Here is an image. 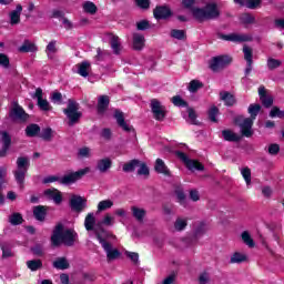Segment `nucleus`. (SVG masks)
I'll use <instances>...</instances> for the list:
<instances>
[{
  "instance_id": "nucleus-28",
  "label": "nucleus",
  "mask_w": 284,
  "mask_h": 284,
  "mask_svg": "<svg viewBox=\"0 0 284 284\" xmlns=\"http://www.w3.org/2000/svg\"><path fill=\"white\" fill-rule=\"evenodd\" d=\"M0 250L2 252V258L14 257V252H12V245L8 242H0Z\"/></svg>"
},
{
  "instance_id": "nucleus-16",
  "label": "nucleus",
  "mask_w": 284,
  "mask_h": 284,
  "mask_svg": "<svg viewBox=\"0 0 284 284\" xmlns=\"http://www.w3.org/2000/svg\"><path fill=\"white\" fill-rule=\"evenodd\" d=\"M109 108H110V95H100L98 98L97 114H99L100 116H103V114L108 112Z\"/></svg>"
},
{
  "instance_id": "nucleus-24",
  "label": "nucleus",
  "mask_w": 284,
  "mask_h": 284,
  "mask_svg": "<svg viewBox=\"0 0 284 284\" xmlns=\"http://www.w3.org/2000/svg\"><path fill=\"white\" fill-rule=\"evenodd\" d=\"M21 12H23V7L21 4H17L16 10L10 13V24L17 26L21 23Z\"/></svg>"
},
{
  "instance_id": "nucleus-51",
  "label": "nucleus",
  "mask_w": 284,
  "mask_h": 284,
  "mask_svg": "<svg viewBox=\"0 0 284 284\" xmlns=\"http://www.w3.org/2000/svg\"><path fill=\"white\" fill-rule=\"evenodd\" d=\"M173 105H175L176 108H187L190 104L187 103V101L183 100V98H181V95H174L171 99Z\"/></svg>"
},
{
  "instance_id": "nucleus-32",
  "label": "nucleus",
  "mask_w": 284,
  "mask_h": 284,
  "mask_svg": "<svg viewBox=\"0 0 284 284\" xmlns=\"http://www.w3.org/2000/svg\"><path fill=\"white\" fill-rule=\"evenodd\" d=\"M142 48H145V37L140 33L133 34V50L140 51Z\"/></svg>"
},
{
  "instance_id": "nucleus-34",
  "label": "nucleus",
  "mask_w": 284,
  "mask_h": 284,
  "mask_svg": "<svg viewBox=\"0 0 284 284\" xmlns=\"http://www.w3.org/2000/svg\"><path fill=\"white\" fill-rule=\"evenodd\" d=\"M191 172H194L196 170L197 172H203L205 170V165L201 163L199 160H190L189 163H186V166Z\"/></svg>"
},
{
  "instance_id": "nucleus-44",
  "label": "nucleus",
  "mask_w": 284,
  "mask_h": 284,
  "mask_svg": "<svg viewBox=\"0 0 284 284\" xmlns=\"http://www.w3.org/2000/svg\"><path fill=\"white\" fill-rule=\"evenodd\" d=\"M19 52H37V45L29 40H24L23 44L19 48Z\"/></svg>"
},
{
  "instance_id": "nucleus-31",
  "label": "nucleus",
  "mask_w": 284,
  "mask_h": 284,
  "mask_svg": "<svg viewBox=\"0 0 284 284\" xmlns=\"http://www.w3.org/2000/svg\"><path fill=\"white\" fill-rule=\"evenodd\" d=\"M131 212H132L133 219H135L139 223H143V220L145 219V214H148L145 209H140L138 206H132Z\"/></svg>"
},
{
  "instance_id": "nucleus-57",
  "label": "nucleus",
  "mask_w": 284,
  "mask_h": 284,
  "mask_svg": "<svg viewBox=\"0 0 284 284\" xmlns=\"http://www.w3.org/2000/svg\"><path fill=\"white\" fill-rule=\"evenodd\" d=\"M174 227L178 232H183V230H185V227H187V220L178 217L175 220Z\"/></svg>"
},
{
  "instance_id": "nucleus-48",
  "label": "nucleus",
  "mask_w": 284,
  "mask_h": 284,
  "mask_svg": "<svg viewBox=\"0 0 284 284\" xmlns=\"http://www.w3.org/2000/svg\"><path fill=\"white\" fill-rule=\"evenodd\" d=\"M271 119H284V110L278 106H273L268 113Z\"/></svg>"
},
{
  "instance_id": "nucleus-47",
  "label": "nucleus",
  "mask_w": 284,
  "mask_h": 284,
  "mask_svg": "<svg viewBox=\"0 0 284 284\" xmlns=\"http://www.w3.org/2000/svg\"><path fill=\"white\" fill-rule=\"evenodd\" d=\"M267 69L268 70H276L283 65V61L274 58H268L266 62Z\"/></svg>"
},
{
  "instance_id": "nucleus-35",
  "label": "nucleus",
  "mask_w": 284,
  "mask_h": 284,
  "mask_svg": "<svg viewBox=\"0 0 284 284\" xmlns=\"http://www.w3.org/2000/svg\"><path fill=\"white\" fill-rule=\"evenodd\" d=\"M139 165H141V161L134 159V160H131V161L124 163L122 166V170H123V172H126V173L134 172L136 170V168H139Z\"/></svg>"
},
{
  "instance_id": "nucleus-7",
  "label": "nucleus",
  "mask_w": 284,
  "mask_h": 284,
  "mask_svg": "<svg viewBox=\"0 0 284 284\" xmlns=\"http://www.w3.org/2000/svg\"><path fill=\"white\" fill-rule=\"evenodd\" d=\"M150 108L155 121H165L168 110L165 109V105L161 104V101L152 99Z\"/></svg>"
},
{
  "instance_id": "nucleus-42",
  "label": "nucleus",
  "mask_w": 284,
  "mask_h": 284,
  "mask_svg": "<svg viewBox=\"0 0 284 284\" xmlns=\"http://www.w3.org/2000/svg\"><path fill=\"white\" fill-rule=\"evenodd\" d=\"M220 112L219 106L212 105L207 111L209 121H211V123H219L216 116H219Z\"/></svg>"
},
{
  "instance_id": "nucleus-1",
  "label": "nucleus",
  "mask_w": 284,
  "mask_h": 284,
  "mask_svg": "<svg viewBox=\"0 0 284 284\" xmlns=\"http://www.w3.org/2000/svg\"><path fill=\"white\" fill-rule=\"evenodd\" d=\"M192 16L195 21L203 23L204 21H212L221 17L219 4L216 2H209L203 8L194 7L191 9Z\"/></svg>"
},
{
  "instance_id": "nucleus-43",
  "label": "nucleus",
  "mask_w": 284,
  "mask_h": 284,
  "mask_svg": "<svg viewBox=\"0 0 284 284\" xmlns=\"http://www.w3.org/2000/svg\"><path fill=\"white\" fill-rule=\"evenodd\" d=\"M88 70H90L89 62L84 61L78 64V74H80V77H83L84 79L90 77V72H88Z\"/></svg>"
},
{
  "instance_id": "nucleus-41",
  "label": "nucleus",
  "mask_w": 284,
  "mask_h": 284,
  "mask_svg": "<svg viewBox=\"0 0 284 284\" xmlns=\"http://www.w3.org/2000/svg\"><path fill=\"white\" fill-rule=\"evenodd\" d=\"M27 267L31 272H38V270H41L43 267V261L41 260H29L27 261Z\"/></svg>"
},
{
  "instance_id": "nucleus-5",
  "label": "nucleus",
  "mask_w": 284,
  "mask_h": 284,
  "mask_svg": "<svg viewBox=\"0 0 284 284\" xmlns=\"http://www.w3.org/2000/svg\"><path fill=\"white\" fill-rule=\"evenodd\" d=\"M63 113L69 119V125L79 123L83 116V113L79 111V103L72 99H69L67 108L63 109Z\"/></svg>"
},
{
  "instance_id": "nucleus-55",
  "label": "nucleus",
  "mask_w": 284,
  "mask_h": 284,
  "mask_svg": "<svg viewBox=\"0 0 284 284\" xmlns=\"http://www.w3.org/2000/svg\"><path fill=\"white\" fill-rule=\"evenodd\" d=\"M241 174H242L246 185H250L252 183V170L248 166L243 168L241 171Z\"/></svg>"
},
{
  "instance_id": "nucleus-53",
  "label": "nucleus",
  "mask_w": 284,
  "mask_h": 284,
  "mask_svg": "<svg viewBox=\"0 0 284 284\" xmlns=\"http://www.w3.org/2000/svg\"><path fill=\"white\" fill-rule=\"evenodd\" d=\"M112 205H114V202H112V200L100 201L98 204V212H105V210H110Z\"/></svg>"
},
{
  "instance_id": "nucleus-63",
  "label": "nucleus",
  "mask_w": 284,
  "mask_h": 284,
  "mask_svg": "<svg viewBox=\"0 0 284 284\" xmlns=\"http://www.w3.org/2000/svg\"><path fill=\"white\" fill-rule=\"evenodd\" d=\"M175 196L180 205H183L185 203V192H183L182 189L175 190Z\"/></svg>"
},
{
  "instance_id": "nucleus-54",
  "label": "nucleus",
  "mask_w": 284,
  "mask_h": 284,
  "mask_svg": "<svg viewBox=\"0 0 284 284\" xmlns=\"http://www.w3.org/2000/svg\"><path fill=\"white\" fill-rule=\"evenodd\" d=\"M138 175L139 176H150V168H148V164L145 162H141L138 166Z\"/></svg>"
},
{
  "instance_id": "nucleus-2",
  "label": "nucleus",
  "mask_w": 284,
  "mask_h": 284,
  "mask_svg": "<svg viewBox=\"0 0 284 284\" xmlns=\"http://www.w3.org/2000/svg\"><path fill=\"white\" fill-rule=\"evenodd\" d=\"M89 172H90V168H84L79 171L65 174L62 178H59L57 175H49L42 180V183L44 185H48V183H55V181H59L61 185H72V183H77V181H81V179L84 178L85 174H89Z\"/></svg>"
},
{
  "instance_id": "nucleus-9",
  "label": "nucleus",
  "mask_w": 284,
  "mask_h": 284,
  "mask_svg": "<svg viewBox=\"0 0 284 284\" xmlns=\"http://www.w3.org/2000/svg\"><path fill=\"white\" fill-rule=\"evenodd\" d=\"M174 13L169 6H156L153 9V17L156 21H168Z\"/></svg>"
},
{
  "instance_id": "nucleus-59",
  "label": "nucleus",
  "mask_w": 284,
  "mask_h": 284,
  "mask_svg": "<svg viewBox=\"0 0 284 284\" xmlns=\"http://www.w3.org/2000/svg\"><path fill=\"white\" fill-rule=\"evenodd\" d=\"M0 65L6 70L10 68V58L6 53H0Z\"/></svg>"
},
{
  "instance_id": "nucleus-62",
  "label": "nucleus",
  "mask_w": 284,
  "mask_h": 284,
  "mask_svg": "<svg viewBox=\"0 0 284 284\" xmlns=\"http://www.w3.org/2000/svg\"><path fill=\"white\" fill-rule=\"evenodd\" d=\"M175 156H178L184 165H187L190 163V158L185 154L183 151H175Z\"/></svg>"
},
{
  "instance_id": "nucleus-22",
  "label": "nucleus",
  "mask_w": 284,
  "mask_h": 284,
  "mask_svg": "<svg viewBox=\"0 0 284 284\" xmlns=\"http://www.w3.org/2000/svg\"><path fill=\"white\" fill-rule=\"evenodd\" d=\"M220 99L224 102V105H226V108H232L236 105V98L234 97V94L230 93V91H221Z\"/></svg>"
},
{
  "instance_id": "nucleus-36",
  "label": "nucleus",
  "mask_w": 284,
  "mask_h": 284,
  "mask_svg": "<svg viewBox=\"0 0 284 284\" xmlns=\"http://www.w3.org/2000/svg\"><path fill=\"white\" fill-rule=\"evenodd\" d=\"M53 267L55 270H69L70 268V262H68V258H65V257H58L53 262Z\"/></svg>"
},
{
  "instance_id": "nucleus-18",
  "label": "nucleus",
  "mask_w": 284,
  "mask_h": 284,
  "mask_svg": "<svg viewBox=\"0 0 284 284\" xmlns=\"http://www.w3.org/2000/svg\"><path fill=\"white\" fill-rule=\"evenodd\" d=\"M154 171L156 174H163V176H172V171H170V168H168V164L161 158L155 160Z\"/></svg>"
},
{
  "instance_id": "nucleus-30",
  "label": "nucleus",
  "mask_w": 284,
  "mask_h": 284,
  "mask_svg": "<svg viewBox=\"0 0 284 284\" xmlns=\"http://www.w3.org/2000/svg\"><path fill=\"white\" fill-rule=\"evenodd\" d=\"M97 225V217H94V213H88L84 219V227L87 232H92Z\"/></svg>"
},
{
  "instance_id": "nucleus-17",
  "label": "nucleus",
  "mask_w": 284,
  "mask_h": 284,
  "mask_svg": "<svg viewBox=\"0 0 284 284\" xmlns=\"http://www.w3.org/2000/svg\"><path fill=\"white\" fill-rule=\"evenodd\" d=\"M63 234H65L63 225L61 223L57 224L51 235V245H53V247H59V245H61Z\"/></svg>"
},
{
  "instance_id": "nucleus-11",
  "label": "nucleus",
  "mask_w": 284,
  "mask_h": 284,
  "mask_svg": "<svg viewBox=\"0 0 284 284\" xmlns=\"http://www.w3.org/2000/svg\"><path fill=\"white\" fill-rule=\"evenodd\" d=\"M70 207L73 212H83L88 207V200L81 195H72L70 199Z\"/></svg>"
},
{
  "instance_id": "nucleus-49",
  "label": "nucleus",
  "mask_w": 284,
  "mask_h": 284,
  "mask_svg": "<svg viewBox=\"0 0 284 284\" xmlns=\"http://www.w3.org/2000/svg\"><path fill=\"white\" fill-rule=\"evenodd\" d=\"M245 261H247V255H245L243 253L235 252L231 256L230 263H232V264H234V263H245Z\"/></svg>"
},
{
  "instance_id": "nucleus-25",
  "label": "nucleus",
  "mask_w": 284,
  "mask_h": 284,
  "mask_svg": "<svg viewBox=\"0 0 284 284\" xmlns=\"http://www.w3.org/2000/svg\"><path fill=\"white\" fill-rule=\"evenodd\" d=\"M110 168H112V160L110 158L101 159L97 163V170H99L101 174H105Z\"/></svg>"
},
{
  "instance_id": "nucleus-52",
  "label": "nucleus",
  "mask_w": 284,
  "mask_h": 284,
  "mask_svg": "<svg viewBox=\"0 0 284 284\" xmlns=\"http://www.w3.org/2000/svg\"><path fill=\"white\" fill-rule=\"evenodd\" d=\"M42 141H52V128L42 129L41 133L38 135Z\"/></svg>"
},
{
  "instance_id": "nucleus-60",
  "label": "nucleus",
  "mask_w": 284,
  "mask_h": 284,
  "mask_svg": "<svg viewBox=\"0 0 284 284\" xmlns=\"http://www.w3.org/2000/svg\"><path fill=\"white\" fill-rule=\"evenodd\" d=\"M100 136L104 139V141H111L112 140V129L104 128L102 129Z\"/></svg>"
},
{
  "instance_id": "nucleus-56",
  "label": "nucleus",
  "mask_w": 284,
  "mask_h": 284,
  "mask_svg": "<svg viewBox=\"0 0 284 284\" xmlns=\"http://www.w3.org/2000/svg\"><path fill=\"white\" fill-rule=\"evenodd\" d=\"M242 241L245 243V245H248L250 247H254L256 244L254 243V240L252 239V235H250V232L244 231L242 233Z\"/></svg>"
},
{
  "instance_id": "nucleus-58",
  "label": "nucleus",
  "mask_w": 284,
  "mask_h": 284,
  "mask_svg": "<svg viewBox=\"0 0 284 284\" xmlns=\"http://www.w3.org/2000/svg\"><path fill=\"white\" fill-rule=\"evenodd\" d=\"M262 3L263 0H246L245 7L248 8V10H256Z\"/></svg>"
},
{
  "instance_id": "nucleus-21",
  "label": "nucleus",
  "mask_w": 284,
  "mask_h": 284,
  "mask_svg": "<svg viewBox=\"0 0 284 284\" xmlns=\"http://www.w3.org/2000/svg\"><path fill=\"white\" fill-rule=\"evenodd\" d=\"M33 216L36 221L43 223L45 221V216H48V206L45 205H38L33 207Z\"/></svg>"
},
{
  "instance_id": "nucleus-39",
  "label": "nucleus",
  "mask_w": 284,
  "mask_h": 284,
  "mask_svg": "<svg viewBox=\"0 0 284 284\" xmlns=\"http://www.w3.org/2000/svg\"><path fill=\"white\" fill-rule=\"evenodd\" d=\"M256 18L252 16V13H241L240 14V22L242 26H252V23H255Z\"/></svg>"
},
{
  "instance_id": "nucleus-13",
  "label": "nucleus",
  "mask_w": 284,
  "mask_h": 284,
  "mask_svg": "<svg viewBox=\"0 0 284 284\" xmlns=\"http://www.w3.org/2000/svg\"><path fill=\"white\" fill-rule=\"evenodd\" d=\"M113 116L119 128H121L124 132H134V126L129 125L128 122H125V115L123 114V111L115 109Z\"/></svg>"
},
{
  "instance_id": "nucleus-29",
  "label": "nucleus",
  "mask_w": 284,
  "mask_h": 284,
  "mask_svg": "<svg viewBox=\"0 0 284 284\" xmlns=\"http://www.w3.org/2000/svg\"><path fill=\"white\" fill-rule=\"evenodd\" d=\"M222 136L224 141H229L230 143H239L241 141V135L234 133L232 130H223Z\"/></svg>"
},
{
  "instance_id": "nucleus-46",
  "label": "nucleus",
  "mask_w": 284,
  "mask_h": 284,
  "mask_svg": "<svg viewBox=\"0 0 284 284\" xmlns=\"http://www.w3.org/2000/svg\"><path fill=\"white\" fill-rule=\"evenodd\" d=\"M203 87H204L203 82L199 80H191V82L189 83L187 90L189 92H192L194 94L195 92H199V90H201V88Z\"/></svg>"
},
{
  "instance_id": "nucleus-8",
  "label": "nucleus",
  "mask_w": 284,
  "mask_h": 284,
  "mask_svg": "<svg viewBox=\"0 0 284 284\" xmlns=\"http://www.w3.org/2000/svg\"><path fill=\"white\" fill-rule=\"evenodd\" d=\"M217 38L222 41H231L232 43H245L247 41H252V36L239 33H217Z\"/></svg>"
},
{
  "instance_id": "nucleus-15",
  "label": "nucleus",
  "mask_w": 284,
  "mask_h": 284,
  "mask_svg": "<svg viewBox=\"0 0 284 284\" xmlns=\"http://www.w3.org/2000/svg\"><path fill=\"white\" fill-rule=\"evenodd\" d=\"M258 97H260V101L264 108H272V105H274V98H272V95L267 94V89H265V85H260Z\"/></svg>"
},
{
  "instance_id": "nucleus-6",
  "label": "nucleus",
  "mask_w": 284,
  "mask_h": 284,
  "mask_svg": "<svg viewBox=\"0 0 284 284\" xmlns=\"http://www.w3.org/2000/svg\"><path fill=\"white\" fill-rule=\"evenodd\" d=\"M9 119H12V121L18 119L19 121L26 122L28 119H30V115L18 101H13L9 110Z\"/></svg>"
},
{
  "instance_id": "nucleus-27",
  "label": "nucleus",
  "mask_w": 284,
  "mask_h": 284,
  "mask_svg": "<svg viewBox=\"0 0 284 284\" xmlns=\"http://www.w3.org/2000/svg\"><path fill=\"white\" fill-rule=\"evenodd\" d=\"M24 132L27 136L34 139V136H39V134H41V126H39V124L31 123L27 125Z\"/></svg>"
},
{
  "instance_id": "nucleus-3",
  "label": "nucleus",
  "mask_w": 284,
  "mask_h": 284,
  "mask_svg": "<svg viewBox=\"0 0 284 284\" xmlns=\"http://www.w3.org/2000/svg\"><path fill=\"white\" fill-rule=\"evenodd\" d=\"M17 170L13 171V176L19 187L23 190L26 187V175L30 170V160L27 156H19L16 162Z\"/></svg>"
},
{
  "instance_id": "nucleus-23",
  "label": "nucleus",
  "mask_w": 284,
  "mask_h": 284,
  "mask_svg": "<svg viewBox=\"0 0 284 284\" xmlns=\"http://www.w3.org/2000/svg\"><path fill=\"white\" fill-rule=\"evenodd\" d=\"M44 196H49V199H52L57 205H60V203L63 202V194H61V191L57 189H47L44 191Z\"/></svg>"
},
{
  "instance_id": "nucleus-50",
  "label": "nucleus",
  "mask_w": 284,
  "mask_h": 284,
  "mask_svg": "<svg viewBox=\"0 0 284 284\" xmlns=\"http://www.w3.org/2000/svg\"><path fill=\"white\" fill-rule=\"evenodd\" d=\"M258 112H261V104H250L248 106V114L251 115L252 121L256 120L258 116Z\"/></svg>"
},
{
  "instance_id": "nucleus-4",
  "label": "nucleus",
  "mask_w": 284,
  "mask_h": 284,
  "mask_svg": "<svg viewBox=\"0 0 284 284\" xmlns=\"http://www.w3.org/2000/svg\"><path fill=\"white\" fill-rule=\"evenodd\" d=\"M232 61L234 59L229 54L216 55L209 61V68L212 72H221L225 68H229V65H232Z\"/></svg>"
},
{
  "instance_id": "nucleus-45",
  "label": "nucleus",
  "mask_w": 284,
  "mask_h": 284,
  "mask_svg": "<svg viewBox=\"0 0 284 284\" xmlns=\"http://www.w3.org/2000/svg\"><path fill=\"white\" fill-rule=\"evenodd\" d=\"M83 11L87 12V14H97V11L99 10L97 8V4L92 1H85L82 6Z\"/></svg>"
},
{
  "instance_id": "nucleus-26",
  "label": "nucleus",
  "mask_w": 284,
  "mask_h": 284,
  "mask_svg": "<svg viewBox=\"0 0 284 284\" xmlns=\"http://www.w3.org/2000/svg\"><path fill=\"white\" fill-rule=\"evenodd\" d=\"M92 232H94L95 239L99 241V243H101V241H105L103 234L106 235L108 231L105 230V227H103L102 222L95 223L94 230H92Z\"/></svg>"
},
{
  "instance_id": "nucleus-19",
  "label": "nucleus",
  "mask_w": 284,
  "mask_h": 284,
  "mask_svg": "<svg viewBox=\"0 0 284 284\" xmlns=\"http://www.w3.org/2000/svg\"><path fill=\"white\" fill-rule=\"evenodd\" d=\"M77 232H73L70 229L65 230L62 239H60V245L61 243H63L64 245H67V247H72V245H74V242L77 241Z\"/></svg>"
},
{
  "instance_id": "nucleus-12",
  "label": "nucleus",
  "mask_w": 284,
  "mask_h": 284,
  "mask_svg": "<svg viewBox=\"0 0 284 284\" xmlns=\"http://www.w3.org/2000/svg\"><path fill=\"white\" fill-rule=\"evenodd\" d=\"M32 99L38 100V108L40 110H42V112H50V110H52L50 102H48L45 99H43V89L42 88L36 89V92L32 95Z\"/></svg>"
},
{
  "instance_id": "nucleus-40",
  "label": "nucleus",
  "mask_w": 284,
  "mask_h": 284,
  "mask_svg": "<svg viewBox=\"0 0 284 284\" xmlns=\"http://www.w3.org/2000/svg\"><path fill=\"white\" fill-rule=\"evenodd\" d=\"M23 215L19 212H14L11 215H9V223L10 225H22L23 224Z\"/></svg>"
},
{
  "instance_id": "nucleus-20",
  "label": "nucleus",
  "mask_w": 284,
  "mask_h": 284,
  "mask_svg": "<svg viewBox=\"0 0 284 284\" xmlns=\"http://www.w3.org/2000/svg\"><path fill=\"white\" fill-rule=\"evenodd\" d=\"M253 125L254 120L250 118L244 119L243 123L240 124L242 136H246V139H250V136L254 134V131H252Z\"/></svg>"
},
{
  "instance_id": "nucleus-61",
  "label": "nucleus",
  "mask_w": 284,
  "mask_h": 284,
  "mask_svg": "<svg viewBox=\"0 0 284 284\" xmlns=\"http://www.w3.org/2000/svg\"><path fill=\"white\" fill-rule=\"evenodd\" d=\"M281 152V145H278L277 143H272L268 145V154H271V156H276V154H278Z\"/></svg>"
},
{
  "instance_id": "nucleus-10",
  "label": "nucleus",
  "mask_w": 284,
  "mask_h": 284,
  "mask_svg": "<svg viewBox=\"0 0 284 284\" xmlns=\"http://www.w3.org/2000/svg\"><path fill=\"white\" fill-rule=\"evenodd\" d=\"M244 60L246 61V68L244 70V77H250L254 65V52L251 47L244 44L243 47Z\"/></svg>"
},
{
  "instance_id": "nucleus-37",
  "label": "nucleus",
  "mask_w": 284,
  "mask_h": 284,
  "mask_svg": "<svg viewBox=\"0 0 284 284\" xmlns=\"http://www.w3.org/2000/svg\"><path fill=\"white\" fill-rule=\"evenodd\" d=\"M110 45L114 54L116 55L121 54V42L119 41L118 36H114V34L111 36Z\"/></svg>"
},
{
  "instance_id": "nucleus-64",
  "label": "nucleus",
  "mask_w": 284,
  "mask_h": 284,
  "mask_svg": "<svg viewBox=\"0 0 284 284\" xmlns=\"http://www.w3.org/2000/svg\"><path fill=\"white\" fill-rule=\"evenodd\" d=\"M136 30H150V21L148 20H142L136 23Z\"/></svg>"
},
{
  "instance_id": "nucleus-14",
  "label": "nucleus",
  "mask_w": 284,
  "mask_h": 284,
  "mask_svg": "<svg viewBox=\"0 0 284 284\" xmlns=\"http://www.w3.org/2000/svg\"><path fill=\"white\" fill-rule=\"evenodd\" d=\"M100 244L102 245L104 252H106V257L109 261H114L121 256V252L118 248L112 250V244L106 240L100 239Z\"/></svg>"
},
{
  "instance_id": "nucleus-38",
  "label": "nucleus",
  "mask_w": 284,
  "mask_h": 284,
  "mask_svg": "<svg viewBox=\"0 0 284 284\" xmlns=\"http://www.w3.org/2000/svg\"><path fill=\"white\" fill-rule=\"evenodd\" d=\"M0 143H2V146L4 148H11L12 145V136L8 131H0Z\"/></svg>"
},
{
  "instance_id": "nucleus-33",
  "label": "nucleus",
  "mask_w": 284,
  "mask_h": 284,
  "mask_svg": "<svg viewBox=\"0 0 284 284\" xmlns=\"http://www.w3.org/2000/svg\"><path fill=\"white\" fill-rule=\"evenodd\" d=\"M171 39H176L178 41H185L187 39V32L182 29H172L170 31Z\"/></svg>"
}]
</instances>
